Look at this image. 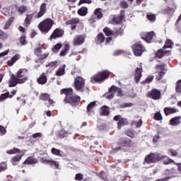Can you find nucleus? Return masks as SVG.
I'll return each instance as SVG.
<instances>
[{
	"mask_svg": "<svg viewBox=\"0 0 181 181\" xmlns=\"http://www.w3.org/2000/svg\"><path fill=\"white\" fill-rule=\"evenodd\" d=\"M156 36L155 33L153 31H151L148 33H142L141 34V37L144 40H146L147 43H151V40L153 39V37Z\"/></svg>",
	"mask_w": 181,
	"mask_h": 181,
	"instance_id": "11",
	"label": "nucleus"
},
{
	"mask_svg": "<svg viewBox=\"0 0 181 181\" xmlns=\"http://www.w3.org/2000/svg\"><path fill=\"white\" fill-rule=\"evenodd\" d=\"M70 50V45L67 42L64 43V49L60 52L59 56H66L67 54V52Z\"/></svg>",
	"mask_w": 181,
	"mask_h": 181,
	"instance_id": "31",
	"label": "nucleus"
},
{
	"mask_svg": "<svg viewBox=\"0 0 181 181\" xmlns=\"http://www.w3.org/2000/svg\"><path fill=\"white\" fill-rule=\"evenodd\" d=\"M84 43V37L83 35H76L74 38L73 45L74 46H80Z\"/></svg>",
	"mask_w": 181,
	"mask_h": 181,
	"instance_id": "19",
	"label": "nucleus"
},
{
	"mask_svg": "<svg viewBox=\"0 0 181 181\" xmlns=\"http://www.w3.org/2000/svg\"><path fill=\"white\" fill-rule=\"evenodd\" d=\"M40 100H42V101H48L49 105H53V104H54V101L50 99V95H49V93H42L40 96Z\"/></svg>",
	"mask_w": 181,
	"mask_h": 181,
	"instance_id": "20",
	"label": "nucleus"
},
{
	"mask_svg": "<svg viewBox=\"0 0 181 181\" xmlns=\"http://www.w3.org/2000/svg\"><path fill=\"white\" fill-rule=\"evenodd\" d=\"M47 67H57V62L54 61V62H49L47 65Z\"/></svg>",
	"mask_w": 181,
	"mask_h": 181,
	"instance_id": "58",
	"label": "nucleus"
},
{
	"mask_svg": "<svg viewBox=\"0 0 181 181\" xmlns=\"http://www.w3.org/2000/svg\"><path fill=\"white\" fill-rule=\"evenodd\" d=\"M8 38V34L6 33H4L1 30H0V39H7Z\"/></svg>",
	"mask_w": 181,
	"mask_h": 181,
	"instance_id": "52",
	"label": "nucleus"
},
{
	"mask_svg": "<svg viewBox=\"0 0 181 181\" xmlns=\"http://www.w3.org/2000/svg\"><path fill=\"white\" fill-rule=\"evenodd\" d=\"M117 95H122V89L115 86H112L110 89H109V93H105V96L106 98L108 100H112V98H114L115 94H117Z\"/></svg>",
	"mask_w": 181,
	"mask_h": 181,
	"instance_id": "7",
	"label": "nucleus"
},
{
	"mask_svg": "<svg viewBox=\"0 0 181 181\" xmlns=\"http://www.w3.org/2000/svg\"><path fill=\"white\" fill-rule=\"evenodd\" d=\"M100 114L102 115H110V107H108L107 106L102 107Z\"/></svg>",
	"mask_w": 181,
	"mask_h": 181,
	"instance_id": "37",
	"label": "nucleus"
},
{
	"mask_svg": "<svg viewBox=\"0 0 181 181\" xmlns=\"http://www.w3.org/2000/svg\"><path fill=\"white\" fill-rule=\"evenodd\" d=\"M160 91L153 89L148 93V97L153 100H159L160 98Z\"/></svg>",
	"mask_w": 181,
	"mask_h": 181,
	"instance_id": "18",
	"label": "nucleus"
},
{
	"mask_svg": "<svg viewBox=\"0 0 181 181\" xmlns=\"http://www.w3.org/2000/svg\"><path fill=\"white\" fill-rule=\"evenodd\" d=\"M66 65H62L59 68V69L56 72V76H63L64 73H66Z\"/></svg>",
	"mask_w": 181,
	"mask_h": 181,
	"instance_id": "35",
	"label": "nucleus"
},
{
	"mask_svg": "<svg viewBox=\"0 0 181 181\" xmlns=\"http://www.w3.org/2000/svg\"><path fill=\"white\" fill-rule=\"evenodd\" d=\"M19 59H21V55L19 54H16L11 59V60L7 62V64H8L10 66H12L13 64H15V63H16V62H18V60H19Z\"/></svg>",
	"mask_w": 181,
	"mask_h": 181,
	"instance_id": "25",
	"label": "nucleus"
},
{
	"mask_svg": "<svg viewBox=\"0 0 181 181\" xmlns=\"http://www.w3.org/2000/svg\"><path fill=\"white\" fill-rule=\"evenodd\" d=\"M163 163H164V165H169V163H175V160H173L169 158H167L166 160H163Z\"/></svg>",
	"mask_w": 181,
	"mask_h": 181,
	"instance_id": "57",
	"label": "nucleus"
},
{
	"mask_svg": "<svg viewBox=\"0 0 181 181\" xmlns=\"http://www.w3.org/2000/svg\"><path fill=\"white\" fill-rule=\"evenodd\" d=\"M104 40H105V37L104 36V35L103 33H100L98 35V38L96 40V43L98 45H100V43H103V42H104Z\"/></svg>",
	"mask_w": 181,
	"mask_h": 181,
	"instance_id": "39",
	"label": "nucleus"
},
{
	"mask_svg": "<svg viewBox=\"0 0 181 181\" xmlns=\"http://www.w3.org/2000/svg\"><path fill=\"white\" fill-rule=\"evenodd\" d=\"M74 84V88L81 93H84L86 90H88V88H86V81L82 77L78 76L76 78Z\"/></svg>",
	"mask_w": 181,
	"mask_h": 181,
	"instance_id": "5",
	"label": "nucleus"
},
{
	"mask_svg": "<svg viewBox=\"0 0 181 181\" xmlns=\"http://www.w3.org/2000/svg\"><path fill=\"white\" fill-rule=\"evenodd\" d=\"M168 155H170V156H177V151L173 149H170Z\"/></svg>",
	"mask_w": 181,
	"mask_h": 181,
	"instance_id": "53",
	"label": "nucleus"
},
{
	"mask_svg": "<svg viewBox=\"0 0 181 181\" xmlns=\"http://www.w3.org/2000/svg\"><path fill=\"white\" fill-rule=\"evenodd\" d=\"M165 53H166V52H163V49H159L156 53V57H158V59H162V57H163Z\"/></svg>",
	"mask_w": 181,
	"mask_h": 181,
	"instance_id": "47",
	"label": "nucleus"
},
{
	"mask_svg": "<svg viewBox=\"0 0 181 181\" xmlns=\"http://www.w3.org/2000/svg\"><path fill=\"white\" fill-rule=\"evenodd\" d=\"M126 134L127 136H130V138H134V136H135V132H134V130H127L126 131Z\"/></svg>",
	"mask_w": 181,
	"mask_h": 181,
	"instance_id": "48",
	"label": "nucleus"
},
{
	"mask_svg": "<svg viewBox=\"0 0 181 181\" xmlns=\"http://www.w3.org/2000/svg\"><path fill=\"white\" fill-rule=\"evenodd\" d=\"M94 107H95V102H91L87 106V112L88 114H91L93 112V110H94Z\"/></svg>",
	"mask_w": 181,
	"mask_h": 181,
	"instance_id": "38",
	"label": "nucleus"
},
{
	"mask_svg": "<svg viewBox=\"0 0 181 181\" xmlns=\"http://www.w3.org/2000/svg\"><path fill=\"white\" fill-rule=\"evenodd\" d=\"M20 42L21 45H26V37L23 35L21 37Z\"/></svg>",
	"mask_w": 181,
	"mask_h": 181,
	"instance_id": "62",
	"label": "nucleus"
},
{
	"mask_svg": "<svg viewBox=\"0 0 181 181\" xmlns=\"http://www.w3.org/2000/svg\"><path fill=\"white\" fill-rule=\"evenodd\" d=\"M154 118H155V119H156L157 121H160V119H162V115L160 114V112H157L155 113V115H154Z\"/></svg>",
	"mask_w": 181,
	"mask_h": 181,
	"instance_id": "51",
	"label": "nucleus"
},
{
	"mask_svg": "<svg viewBox=\"0 0 181 181\" xmlns=\"http://www.w3.org/2000/svg\"><path fill=\"white\" fill-rule=\"evenodd\" d=\"M180 124V117H173L170 120V125L177 127Z\"/></svg>",
	"mask_w": 181,
	"mask_h": 181,
	"instance_id": "30",
	"label": "nucleus"
},
{
	"mask_svg": "<svg viewBox=\"0 0 181 181\" xmlns=\"http://www.w3.org/2000/svg\"><path fill=\"white\" fill-rule=\"evenodd\" d=\"M62 43H58L55 46H54V47L52 49L53 53H57V52H59V50L62 49Z\"/></svg>",
	"mask_w": 181,
	"mask_h": 181,
	"instance_id": "43",
	"label": "nucleus"
},
{
	"mask_svg": "<svg viewBox=\"0 0 181 181\" xmlns=\"http://www.w3.org/2000/svg\"><path fill=\"white\" fill-rule=\"evenodd\" d=\"M47 82V77L45 73L42 74L40 77L37 79L38 84H46Z\"/></svg>",
	"mask_w": 181,
	"mask_h": 181,
	"instance_id": "28",
	"label": "nucleus"
},
{
	"mask_svg": "<svg viewBox=\"0 0 181 181\" xmlns=\"http://www.w3.org/2000/svg\"><path fill=\"white\" fill-rule=\"evenodd\" d=\"M19 84V79L15 74H12L11 78L8 81L9 87H16V85Z\"/></svg>",
	"mask_w": 181,
	"mask_h": 181,
	"instance_id": "16",
	"label": "nucleus"
},
{
	"mask_svg": "<svg viewBox=\"0 0 181 181\" xmlns=\"http://www.w3.org/2000/svg\"><path fill=\"white\" fill-rule=\"evenodd\" d=\"M142 66H140V67L136 68L135 75H134V80L136 83H138L141 78L142 77Z\"/></svg>",
	"mask_w": 181,
	"mask_h": 181,
	"instance_id": "23",
	"label": "nucleus"
},
{
	"mask_svg": "<svg viewBox=\"0 0 181 181\" xmlns=\"http://www.w3.org/2000/svg\"><path fill=\"white\" fill-rule=\"evenodd\" d=\"M19 59H21V55L19 54H16L11 59V60L7 62V64H8L10 66H12L13 64H15V63H16V62H18V60H19Z\"/></svg>",
	"mask_w": 181,
	"mask_h": 181,
	"instance_id": "24",
	"label": "nucleus"
},
{
	"mask_svg": "<svg viewBox=\"0 0 181 181\" xmlns=\"http://www.w3.org/2000/svg\"><path fill=\"white\" fill-rule=\"evenodd\" d=\"M35 163H37V160L33 157H28L25 161V165H34Z\"/></svg>",
	"mask_w": 181,
	"mask_h": 181,
	"instance_id": "33",
	"label": "nucleus"
},
{
	"mask_svg": "<svg viewBox=\"0 0 181 181\" xmlns=\"http://www.w3.org/2000/svg\"><path fill=\"white\" fill-rule=\"evenodd\" d=\"M15 76L18 79L19 84H23V83H26L29 80V70L27 69H20Z\"/></svg>",
	"mask_w": 181,
	"mask_h": 181,
	"instance_id": "3",
	"label": "nucleus"
},
{
	"mask_svg": "<svg viewBox=\"0 0 181 181\" xmlns=\"http://www.w3.org/2000/svg\"><path fill=\"white\" fill-rule=\"evenodd\" d=\"M133 52L135 56H141L145 52V47L140 42L136 43L133 47Z\"/></svg>",
	"mask_w": 181,
	"mask_h": 181,
	"instance_id": "8",
	"label": "nucleus"
},
{
	"mask_svg": "<svg viewBox=\"0 0 181 181\" xmlns=\"http://www.w3.org/2000/svg\"><path fill=\"white\" fill-rule=\"evenodd\" d=\"M119 142L122 146H132V141L129 139H120Z\"/></svg>",
	"mask_w": 181,
	"mask_h": 181,
	"instance_id": "26",
	"label": "nucleus"
},
{
	"mask_svg": "<svg viewBox=\"0 0 181 181\" xmlns=\"http://www.w3.org/2000/svg\"><path fill=\"white\" fill-rule=\"evenodd\" d=\"M46 3H42L40 7V11L38 12V13L35 16V18H42V16H43V15H45V13H46Z\"/></svg>",
	"mask_w": 181,
	"mask_h": 181,
	"instance_id": "22",
	"label": "nucleus"
},
{
	"mask_svg": "<svg viewBox=\"0 0 181 181\" xmlns=\"http://www.w3.org/2000/svg\"><path fill=\"white\" fill-rule=\"evenodd\" d=\"M108 77H110L109 71H103L99 72L98 74L93 76V78H91L90 81L91 83H101L104 81V80L108 78Z\"/></svg>",
	"mask_w": 181,
	"mask_h": 181,
	"instance_id": "6",
	"label": "nucleus"
},
{
	"mask_svg": "<svg viewBox=\"0 0 181 181\" xmlns=\"http://www.w3.org/2000/svg\"><path fill=\"white\" fill-rule=\"evenodd\" d=\"M179 111L175 107H165L164 108V112L165 115H170V114H175Z\"/></svg>",
	"mask_w": 181,
	"mask_h": 181,
	"instance_id": "29",
	"label": "nucleus"
},
{
	"mask_svg": "<svg viewBox=\"0 0 181 181\" xmlns=\"http://www.w3.org/2000/svg\"><path fill=\"white\" fill-rule=\"evenodd\" d=\"M153 80V76H149L146 79V83H151Z\"/></svg>",
	"mask_w": 181,
	"mask_h": 181,
	"instance_id": "64",
	"label": "nucleus"
},
{
	"mask_svg": "<svg viewBox=\"0 0 181 181\" xmlns=\"http://www.w3.org/2000/svg\"><path fill=\"white\" fill-rule=\"evenodd\" d=\"M173 47V42L170 40H167L163 47L164 49H172Z\"/></svg>",
	"mask_w": 181,
	"mask_h": 181,
	"instance_id": "41",
	"label": "nucleus"
},
{
	"mask_svg": "<svg viewBox=\"0 0 181 181\" xmlns=\"http://www.w3.org/2000/svg\"><path fill=\"white\" fill-rule=\"evenodd\" d=\"M157 71H159L156 75V80H161L162 77L165 76V71H166V68H165V65H158L156 66Z\"/></svg>",
	"mask_w": 181,
	"mask_h": 181,
	"instance_id": "13",
	"label": "nucleus"
},
{
	"mask_svg": "<svg viewBox=\"0 0 181 181\" xmlns=\"http://www.w3.org/2000/svg\"><path fill=\"white\" fill-rule=\"evenodd\" d=\"M19 152H21V150H19L18 148H13V150H10V151H7V153L12 155L13 153H18Z\"/></svg>",
	"mask_w": 181,
	"mask_h": 181,
	"instance_id": "56",
	"label": "nucleus"
},
{
	"mask_svg": "<svg viewBox=\"0 0 181 181\" xmlns=\"http://www.w3.org/2000/svg\"><path fill=\"white\" fill-rule=\"evenodd\" d=\"M120 5H121L122 8H124V9H127V8H128V4H127V2H125V1H122L120 3Z\"/></svg>",
	"mask_w": 181,
	"mask_h": 181,
	"instance_id": "63",
	"label": "nucleus"
},
{
	"mask_svg": "<svg viewBox=\"0 0 181 181\" xmlns=\"http://www.w3.org/2000/svg\"><path fill=\"white\" fill-rule=\"evenodd\" d=\"M176 91L177 93H181V80L177 82Z\"/></svg>",
	"mask_w": 181,
	"mask_h": 181,
	"instance_id": "54",
	"label": "nucleus"
},
{
	"mask_svg": "<svg viewBox=\"0 0 181 181\" xmlns=\"http://www.w3.org/2000/svg\"><path fill=\"white\" fill-rule=\"evenodd\" d=\"M95 16H97L98 19H101L103 18V12L101 11V8H97L95 11V15L92 16L89 19V22H90V23L95 22V19H97Z\"/></svg>",
	"mask_w": 181,
	"mask_h": 181,
	"instance_id": "14",
	"label": "nucleus"
},
{
	"mask_svg": "<svg viewBox=\"0 0 181 181\" xmlns=\"http://www.w3.org/2000/svg\"><path fill=\"white\" fill-rule=\"evenodd\" d=\"M165 158H166V156H163L160 153H151L146 156L145 162L146 163H155L156 162H159V160L162 159H165Z\"/></svg>",
	"mask_w": 181,
	"mask_h": 181,
	"instance_id": "4",
	"label": "nucleus"
},
{
	"mask_svg": "<svg viewBox=\"0 0 181 181\" xmlns=\"http://www.w3.org/2000/svg\"><path fill=\"white\" fill-rule=\"evenodd\" d=\"M34 54L40 59V60H45V59H47L49 56V52L42 53V48L37 47L34 50Z\"/></svg>",
	"mask_w": 181,
	"mask_h": 181,
	"instance_id": "10",
	"label": "nucleus"
},
{
	"mask_svg": "<svg viewBox=\"0 0 181 181\" xmlns=\"http://www.w3.org/2000/svg\"><path fill=\"white\" fill-rule=\"evenodd\" d=\"M115 121H119L117 123V129H121L122 127L124 125H128V120L127 119L122 118L120 115L115 116L114 117Z\"/></svg>",
	"mask_w": 181,
	"mask_h": 181,
	"instance_id": "12",
	"label": "nucleus"
},
{
	"mask_svg": "<svg viewBox=\"0 0 181 181\" xmlns=\"http://www.w3.org/2000/svg\"><path fill=\"white\" fill-rule=\"evenodd\" d=\"M77 23H80V18H74L66 22V25H74L71 27V30L76 29V25H77Z\"/></svg>",
	"mask_w": 181,
	"mask_h": 181,
	"instance_id": "21",
	"label": "nucleus"
},
{
	"mask_svg": "<svg viewBox=\"0 0 181 181\" xmlns=\"http://www.w3.org/2000/svg\"><path fill=\"white\" fill-rule=\"evenodd\" d=\"M88 13V8L87 7H82L78 10V15L80 16H86Z\"/></svg>",
	"mask_w": 181,
	"mask_h": 181,
	"instance_id": "34",
	"label": "nucleus"
},
{
	"mask_svg": "<svg viewBox=\"0 0 181 181\" xmlns=\"http://www.w3.org/2000/svg\"><path fill=\"white\" fill-rule=\"evenodd\" d=\"M125 18V11H122L120 14L117 17H113L112 22L115 25H118V23H121L122 21H124V18Z\"/></svg>",
	"mask_w": 181,
	"mask_h": 181,
	"instance_id": "15",
	"label": "nucleus"
},
{
	"mask_svg": "<svg viewBox=\"0 0 181 181\" xmlns=\"http://www.w3.org/2000/svg\"><path fill=\"white\" fill-rule=\"evenodd\" d=\"M42 162L43 163H47V164L51 165V166H55V168H57V169H59V162H57L56 160H45V159L42 158Z\"/></svg>",
	"mask_w": 181,
	"mask_h": 181,
	"instance_id": "27",
	"label": "nucleus"
},
{
	"mask_svg": "<svg viewBox=\"0 0 181 181\" xmlns=\"http://www.w3.org/2000/svg\"><path fill=\"white\" fill-rule=\"evenodd\" d=\"M32 19H33V16L32 14H28L26 16L25 20L23 23V26L28 28L29 25H30V22H32Z\"/></svg>",
	"mask_w": 181,
	"mask_h": 181,
	"instance_id": "32",
	"label": "nucleus"
},
{
	"mask_svg": "<svg viewBox=\"0 0 181 181\" xmlns=\"http://www.w3.org/2000/svg\"><path fill=\"white\" fill-rule=\"evenodd\" d=\"M132 124H134L136 125V128H139L140 127H142V119H139V122H132Z\"/></svg>",
	"mask_w": 181,
	"mask_h": 181,
	"instance_id": "55",
	"label": "nucleus"
},
{
	"mask_svg": "<svg viewBox=\"0 0 181 181\" xmlns=\"http://www.w3.org/2000/svg\"><path fill=\"white\" fill-rule=\"evenodd\" d=\"M16 11H18V6H16V5H12L9 8H4L2 9V13H4L5 16H11V15H13Z\"/></svg>",
	"mask_w": 181,
	"mask_h": 181,
	"instance_id": "9",
	"label": "nucleus"
},
{
	"mask_svg": "<svg viewBox=\"0 0 181 181\" xmlns=\"http://www.w3.org/2000/svg\"><path fill=\"white\" fill-rule=\"evenodd\" d=\"M14 21H15V17H10L4 25V29H9V28L11 27V25H12Z\"/></svg>",
	"mask_w": 181,
	"mask_h": 181,
	"instance_id": "36",
	"label": "nucleus"
},
{
	"mask_svg": "<svg viewBox=\"0 0 181 181\" xmlns=\"http://www.w3.org/2000/svg\"><path fill=\"white\" fill-rule=\"evenodd\" d=\"M23 154L21 155H17L15 157H13V158H11V160L13 162V165H16V162H19V160H21V159H22V156Z\"/></svg>",
	"mask_w": 181,
	"mask_h": 181,
	"instance_id": "42",
	"label": "nucleus"
},
{
	"mask_svg": "<svg viewBox=\"0 0 181 181\" xmlns=\"http://www.w3.org/2000/svg\"><path fill=\"white\" fill-rule=\"evenodd\" d=\"M147 19L150 21V22H155V21H156V16L155 14L148 13Z\"/></svg>",
	"mask_w": 181,
	"mask_h": 181,
	"instance_id": "45",
	"label": "nucleus"
},
{
	"mask_svg": "<svg viewBox=\"0 0 181 181\" xmlns=\"http://www.w3.org/2000/svg\"><path fill=\"white\" fill-rule=\"evenodd\" d=\"M27 11H28V7L25 6H21L18 8V13H20V15L25 13Z\"/></svg>",
	"mask_w": 181,
	"mask_h": 181,
	"instance_id": "44",
	"label": "nucleus"
},
{
	"mask_svg": "<svg viewBox=\"0 0 181 181\" xmlns=\"http://www.w3.org/2000/svg\"><path fill=\"white\" fill-rule=\"evenodd\" d=\"M54 24L53 20L50 18H46L43 21L39 23L38 29L42 32V33H47L50 29H52V26Z\"/></svg>",
	"mask_w": 181,
	"mask_h": 181,
	"instance_id": "2",
	"label": "nucleus"
},
{
	"mask_svg": "<svg viewBox=\"0 0 181 181\" xmlns=\"http://www.w3.org/2000/svg\"><path fill=\"white\" fill-rule=\"evenodd\" d=\"M8 169V165L6 163H0V172H4V170H6Z\"/></svg>",
	"mask_w": 181,
	"mask_h": 181,
	"instance_id": "49",
	"label": "nucleus"
},
{
	"mask_svg": "<svg viewBox=\"0 0 181 181\" xmlns=\"http://www.w3.org/2000/svg\"><path fill=\"white\" fill-rule=\"evenodd\" d=\"M83 175L82 174H76L75 179L76 180L81 181L83 180Z\"/></svg>",
	"mask_w": 181,
	"mask_h": 181,
	"instance_id": "61",
	"label": "nucleus"
},
{
	"mask_svg": "<svg viewBox=\"0 0 181 181\" xmlns=\"http://www.w3.org/2000/svg\"><path fill=\"white\" fill-rule=\"evenodd\" d=\"M52 153L53 155H57V156H60V150L57 148H52L51 150Z\"/></svg>",
	"mask_w": 181,
	"mask_h": 181,
	"instance_id": "50",
	"label": "nucleus"
},
{
	"mask_svg": "<svg viewBox=\"0 0 181 181\" xmlns=\"http://www.w3.org/2000/svg\"><path fill=\"white\" fill-rule=\"evenodd\" d=\"M43 134L42 133H35L32 135V138H34V139H36V138H42Z\"/></svg>",
	"mask_w": 181,
	"mask_h": 181,
	"instance_id": "59",
	"label": "nucleus"
},
{
	"mask_svg": "<svg viewBox=\"0 0 181 181\" xmlns=\"http://www.w3.org/2000/svg\"><path fill=\"white\" fill-rule=\"evenodd\" d=\"M103 32L106 36H112V35H114V31L111 30L108 27H105L103 29Z\"/></svg>",
	"mask_w": 181,
	"mask_h": 181,
	"instance_id": "40",
	"label": "nucleus"
},
{
	"mask_svg": "<svg viewBox=\"0 0 181 181\" xmlns=\"http://www.w3.org/2000/svg\"><path fill=\"white\" fill-rule=\"evenodd\" d=\"M61 94H65L64 103L74 105L76 103H80V96L74 94L73 88H64L61 90Z\"/></svg>",
	"mask_w": 181,
	"mask_h": 181,
	"instance_id": "1",
	"label": "nucleus"
},
{
	"mask_svg": "<svg viewBox=\"0 0 181 181\" xmlns=\"http://www.w3.org/2000/svg\"><path fill=\"white\" fill-rule=\"evenodd\" d=\"M6 134V129L4 127L0 126V136L5 135Z\"/></svg>",
	"mask_w": 181,
	"mask_h": 181,
	"instance_id": "60",
	"label": "nucleus"
},
{
	"mask_svg": "<svg viewBox=\"0 0 181 181\" xmlns=\"http://www.w3.org/2000/svg\"><path fill=\"white\" fill-rule=\"evenodd\" d=\"M63 35H64V31H63L62 29L57 28L50 36L51 40L52 39H57V37H62Z\"/></svg>",
	"mask_w": 181,
	"mask_h": 181,
	"instance_id": "17",
	"label": "nucleus"
},
{
	"mask_svg": "<svg viewBox=\"0 0 181 181\" xmlns=\"http://www.w3.org/2000/svg\"><path fill=\"white\" fill-rule=\"evenodd\" d=\"M12 97H13V95L9 94V92H7L0 96V100H6V98H12Z\"/></svg>",
	"mask_w": 181,
	"mask_h": 181,
	"instance_id": "46",
	"label": "nucleus"
}]
</instances>
